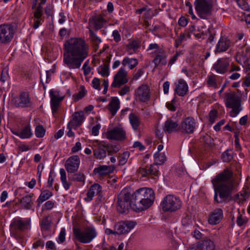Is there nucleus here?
<instances>
[{
  "label": "nucleus",
  "instance_id": "nucleus-54",
  "mask_svg": "<svg viewBox=\"0 0 250 250\" xmlns=\"http://www.w3.org/2000/svg\"><path fill=\"white\" fill-rule=\"evenodd\" d=\"M167 108L172 111H175L176 109V101L175 98H173L169 103H167Z\"/></svg>",
  "mask_w": 250,
  "mask_h": 250
},
{
  "label": "nucleus",
  "instance_id": "nucleus-35",
  "mask_svg": "<svg viewBox=\"0 0 250 250\" xmlns=\"http://www.w3.org/2000/svg\"><path fill=\"white\" fill-rule=\"evenodd\" d=\"M122 64L124 66H128V68L132 70L138 65V61L137 59L126 57L123 60Z\"/></svg>",
  "mask_w": 250,
  "mask_h": 250
},
{
  "label": "nucleus",
  "instance_id": "nucleus-48",
  "mask_svg": "<svg viewBox=\"0 0 250 250\" xmlns=\"http://www.w3.org/2000/svg\"><path fill=\"white\" fill-rule=\"evenodd\" d=\"M89 35L90 38L94 45L98 46L101 42V40L91 29H89Z\"/></svg>",
  "mask_w": 250,
  "mask_h": 250
},
{
  "label": "nucleus",
  "instance_id": "nucleus-33",
  "mask_svg": "<svg viewBox=\"0 0 250 250\" xmlns=\"http://www.w3.org/2000/svg\"><path fill=\"white\" fill-rule=\"evenodd\" d=\"M153 62L156 67L160 64L166 65L167 64L166 56L164 51L159 50Z\"/></svg>",
  "mask_w": 250,
  "mask_h": 250
},
{
  "label": "nucleus",
  "instance_id": "nucleus-59",
  "mask_svg": "<svg viewBox=\"0 0 250 250\" xmlns=\"http://www.w3.org/2000/svg\"><path fill=\"white\" fill-rule=\"evenodd\" d=\"M112 36L116 42H118L121 40V35L117 30H115L113 31Z\"/></svg>",
  "mask_w": 250,
  "mask_h": 250
},
{
  "label": "nucleus",
  "instance_id": "nucleus-58",
  "mask_svg": "<svg viewBox=\"0 0 250 250\" xmlns=\"http://www.w3.org/2000/svg\"><path fill=\"white\" fill-rule=\"evenodd\" d=\"M100 81L97 78H94L92 81V85L93 88L98 90H100Z\"/></svg>",
  "mask_w": 250,
  "mask_h": 250
},
{
  "label": "nucleus",
  "instance_id": "nucleus-53",
  "mask_svg": "<svg viewBox=\"0 0 250 250\" xmlns=\"http://www.w3.org/2000/svg\"><path fill=\"white\" fill-rule=\"evenodd\" d=\"M217 116V112L215 110H211L210 111L208 115L209 122L212 124L216 120Z\"/></svg>",
  "mask_w": 250,
  "mask_h": 250
},
{
  "label": "nucleus",
  "instance_id": "nucleus-57",
  "mask_svg": "<svg viewBox=\"0 0 250 250\" xmlns=\"http://www.w3.org/2000/svg\"><path fill=\"white\" fill-rule=\"evenodd\" d=\"M130 91V86L128 85H125L119 91V93L121 96H124L129 93Z\"/></svg>",
  "mask_w": 250,
  "mask_h": 250
},
{
  "label": "nucleus",
  "instance_id": "nucleus-41",
  "mask_svg": "<svg viewBox=\"0 0 250 250\" xmlns=\"http://www.w3.org/2000/svg\"><path fill=\"white\" fill-rule=\"evenodd\" d=\"M51 219L50 216L43 217L41 223V229L46 231L49 229L51 227Z\"/></svg>",
  "mask_w": 250,
  "mask_h": 250
},
{
  "label": "nucleus",
  "instance_id": "nucleus-30",
  "mask_svg": "<svg viewBox=\"0 0 250 250\" xmlns=\"http://www.w3.org/2000/svg\"><path fill=\"white\" fill-rule=\"evenodd\" d=\"M29 223L27 221H23L20 218L14 219L11 224L12 227L15 229L20 231H23L27 229Z\"/></svg>",
  "mask_w": 250,
  "mask_h": 250
},
{
  "label": "nucleus",
  "instance_id": "nucleus-9",
  "mask_svg": "<svg viewBox=\"0 0 250 250\" xmlns=\"http://www.w3.org/2000/svg\"><path fill=\"white\" fill-rule=\"evenodd\" d=\"M93 152L94 157L97 159H104L106 156L107 153L108 155L116 153L118 148L112 150L109 146L104 142L96 141L93 145Z\"/></svg>",
  "mask_w": 250,
  "mask_h": 250
},
{
  "label": "nucleus",
  "instance_id": "nucleus-22",
  "mask_svg": "<svg viewBox=\"0 0 250 250\" xmlns=\"http://www.w3.org/2000/svg\"><path fill=\"white\" fill-rule=\"evenodd\" d=\"M223 218V210L221 208H216L210 213L208 219V222L210 225H216L221 222Z\"/></svg>",
  "mask_w": 250,
  "mask_h": 250
},
{
  "label": "nucleus",
  "instance_id": "nucleus-38",
  "mask_svg": "<svg viewBox=\"0 0 250 250\" xmlns=\"http://www.w3.org/2000/svg\"><path fill=\"white\" fill-rule=\"evenodd\" d=\"M20 138L21 139L30 138L33 135L29 125L23 127L20 131Z\"/></svg>",
  "mask_w": 250,
  "mask_h": 250
},
{
  "label": "nucleus",
  "instance_id": "nucleus-26",
  "mask_svg": "<svg viewBox=\"0 0 250 250\" xmlns=\"http://www.w3.org/2000/svg\"><path fill=\"white\" fill-rule=\"evenodd\" d=\"M230 42L229 40L225 37H221L216 44L215 49V53L226 51L230 46Z\"/></svg>",
  "mask_w": 250,
  "mask_h": 250
},
{
  "label": "nucleus",
  "instance_id": "nucleus-27",
  "mask_svg": "<svg viewBox=\"0 0 250 250\" xmlns=\"http://www.w3.org/2000/svg\"><path fill=\"white\" fill-rule=\"evenodd\" d=\"M33 194L26 195L20 199L21 207L25 209H31L34 206V200L32 199Z\"/></svg>",
  "mask_w": 250,
  "mask_h": 250
},
{
  "label": "nucleus",
  "instance_id": "nucleus-13",
  "mask_svg": "<svg viewBox=\"0 0 250 250\" xmlns=\"http://www.w3.org/2000/svg\"><path fill=\"white\" fill-rule=\"evenodd\" d=\"M105 136L109 140L124 141L126 139V132L124 128L120 126L108 130Z\"/></svg>",
  "mask_w": 250,
  "mask_h": 250
},
{
  "label": "nucleus",
  "instance_id": "nucleus-43",
  "mask_svg": "<svg viewBox=\"0 0 250 250\" xmlns=\"http://www.w3.org/2000/svg\"><path fill=\"white\" fill-rule=\"evenodd\" d=\"M207 83L209 87L217 88V76L214 74L208 76L207 78Z\"/></svg>",
  "mask_w": 250,
  "mask_h": 250
},
{
  "label": "nucleus",
  "instance_id": "nucleus-7",
  "mask_svg": "<svg viewBox=\"0 0 250 250\" xmlns=\"http://www.w3.org/2000/svg\"><path fill=\"white\" fill-rule=\"evenodd\" d=\"M240 97L235 92L226 93V106L231 109L229 115L231 117H236L242 110Z\"/></svg>",
  "mask_w": 250,
  "mask_h": 250
},
{
  "label": "nucleus",
  "instance_id": "nucleus-11",
  "mask_svg": "<svg viewBox=\"0 0 250 250\" xmlns=\"http://www.w3.org/2000/svg\"><path fill=\"white\" fill-rule=\"evenodd\" d=\"M15 33L14 27L11 24L0 25V45H6L10 43Z\"/></svg>",
  "mask_w": 250,
  "mask_h": 250
},
{
  "label": "nucleus",
  "instance_id": "nucleus-8",
  "mask_svg": "<svg viewBox=\"0 0 250 250\" xmlns=\"http://www.w3.org/2000/svg\"><path fill=\"white\" fill-rule=\"evenodd\" d=\"M161 206L164 212H172L178 210L181 208L182 201L178 197L168 194L164 198Z\"/></svg>",
  "mask_w": 250,
  "mask_h": 250
},
{
  "label": "nucleus",
  "instance_id": "nucleus-28",
  "mask_svg": "<svg viewBox=\"0 0 250 250\" xmlns=\"http://www.w3.org/2000/svg\"><path fill=\"white\" fill-rule=\"evenodd\" d=\"M178 130H179V126L177 122L171 120H167L165 122L164 131L171 133Z\"/></svg>",
  "mask_w": 250,
  "mask_h": 250
},
{
  "label": "nucleus",
  "instance_id": "nucleus-40",
  "mask_svg": "<svg viewBox=\"0 0 250 250\" xmlns=\"http://www.w3.org/2000/svg\"><path fill=\"white\" fill-rule=\"evenodd\" d=\"M69 180L82 182L83 185L85 181V176L83 173L79 172L68 177Z\"/></svg>",
  "mask_w": 250,
  "mask_h": 250
},
{
  "label": "nucleus",
  "instance_id": "nucleus-39",
  "mask_svg": "<svg viewBox=\"0 0 250 250\" xmlns=\"http://www.w3.org/2000/svg\"><path fill=\"white\" fill-rule=\"evenodd\" d=\"M52 193L48 190H44L42 191L37 200V202L38 203V205H40L41 204L48 199L51 196H52Z\"/></svg>",
  "mask_w": 250,
  "mask_h": 250
},
{
  "label": "nucleus",
  "instance_id": "nucleus-15",
  "mask_svg": "<svg viewBox=\"0 0 250 250\" xmlns=\"http://www.w3.org/2000/svg\"><path fill=\"white\" fill-rule=\"evenodd\" d=\"M12 103L17 107H27L30 106L31 102L29 95L27 92H21L19 96L14 98Z\"/></svg>",
  "mask_w": 250,
  "mask_h": 250
},
{
  "label": "nucleus",
  "instance_id": "nucleus-5",
  "mask_svg": "<svg viewBox=\"0 0 250 250\" xmlns=\"http://www.w3.org/2000/svg\"><path fill=\"white\" fill-rule=\"evenodd\" d=\"M132 194L127 188H124L118 195L117 210L120 213H126L130 208L133 209Z\"/></svg>",
  "mask_w": 250,
  "mask_h": 250
},
{
  "label": "nucleus",
  "instance_id": "nucleus-34",
  "mask_svg": "<svg viewBox=\"0 0 250 250\" xmlns=\"http://www.w3.org/2000/svg\"><path fill=\"white\" fill-rule=\"evenodd\" d=\"M128 118L132 128L135 131L138 130L141 125V121L139 117L134 113H131L129 114Z\"/></svg>",
  "mask_w": 250,
  "mask_h": 250
},
{
  "label": "nucleus",
  "instance_id": "nucleus-1",
  "mask_svg": "<svg viewBox=\"0 0 250 250\" xmlns=\"http://www.w3.org/2000/svg\"><path fill=\"white\" fill-rule=\"evenodd\" d=\"M89 47L80 38H72L64 44L63 62L70 69H79L88 55Z\"/></svg>",
  "mask_w": 250,
  "mask_h": 250
},
{
  "label": "nucleus",
  "instance_id": "nucleus-47",
  "mask_svg": "<svg viewBox=\"0 0 250 250\" xmlns=\"http://www.w3.org/2000/svg\"><path fill=\"white\" fill-rule=\"evenodd\" d=\"M51 99L63 100L64 96L60 94L58 90H51L49 92Z\"/></svg>",
  "mask_w": 250,
  "mask_h": 250
},
{
  "label": "nucleus",
  "instance_id": "nucleus-61",
  "mask_svg": "<svg viewBox=\"0 0 250 250\" xmlns=\"http://www.w3.org/2000/svg\"><path fill=\"white\" fill-rule=\"evenodd\" d=\"M98 72L103 76H107L108 75V69L106 66L104 65L100 67Z\"/></svg>",
  "mask_w": 250,
  "mask_h": 250
},
{
  "label": "nucleus",
  "instance_id": "nucleus-36",
  "mask_svg": "<svg viewBox=\"0 0 250 250\" xmlns=\"http://www.w3.org/2000/svg\"><path fill=\"white\" fill-rule=\"evenodd\" d=\"M140 47V42L135 40L132 41L127 45V51L129 54L136 53Z\"/></svg>",
  "mask_w": 250,
  "mask_h": 250
},
{
  "label": "nucleus",
  "instance_id": "nucleus-56",
  "mask_svg": "<svg viewBox=\"0 0 250 250\" xmlns=\"http://www.w3.org/2000/svg\"><path fill=\"white\" fill-rule=\"evenodd\" d=\"M191 38L190 34H189L188 32H184L180 34V36L176 39L179 42H182L186 40V38Z\"/></svg>",
  "mask_w": 250,
  "mask_h": 250
},
{
  "label": "nucleus",
  "instance_id": "nucleus-21",
  "mask_svg": "<svg viewBox=\"0 0 250 250\" xmlns=\"http://www.w3.org/2000/svg\"><path fill=\"white\" fill-rule=\"evenodd\" d=\"M229 65V60L224 58L219 59L213 66V68L216 72L220 74L225 73Z\"/></svg>",
  "mask_w": 250,
  "mask_h": 250
},
{
  "label": "nucleus",
  "instance_id": "nucleus-17",
  "mask_svg": "<svg viewBox=\"0 0 250 250\" xmlns=\"http://www.w3.org/2000/svg\"><path fill=\"white\" fill-rule=\"evenodd\" d=\"M135 95L137 100L141 102L148 101L150 98V89L148 85L142 84L135 90Z\"/></svg>",
  "mask_w": 250,
  "mask_h": 250
},
{
  "label": "nucleus",
  "instance_id": "nucleus-46",
  "mask_svg": "<svg viewBox=\"0 0 250 250\" xmlns=\"http://www.w3.org/2000/svg\"><path fill=\"white\" fill-rule=\"evenodd\" d=\"M248 222V219L246 217L243 216L239 212V215L237 217L236 224L239 227H241L246 225Z\"/></svg>",
  "mask_w": 250,
  "mask_h": 250
},
{
  "label": "nucleus",
  "instance_id": "nucleus-20",
  "mask_svg": "<svg viewBox=\"0 0 250 250\" xmlns=\"http://www.w3.org/2000/svg\"><path fill=\"white\" fill-rule=\"evenodd\" d=\"M188 85L183 79H180L174 83V91L178 96L183 97L188 91Z\"/></svg>",
  "mask_w": 250,
  "mask_h": 250
},
{
  "label": "nucleus",
  "instance_id": "nucleus-23",
  "mask_svg": "<svg viewBox=\"0 0 250 250\" xmlns=\"http://www.w3.org/2000/svg\"><path fill=\"white\" fill-rule=\"evenodd\" d=\"M72 120L68 124V127L73 128L81 125L84 120V113L83 111L76 112L72 116Z\"/></svg>",
  "mask_w": 250,
  "mask_h": 250
},
{
  "label": "nucleus",
  "instance_id": "nucleus-3",
  "mask_svg": "<svg viewBox=\"0 0 250 250\" xmlns=\"http://www.w3.org/2000/svg\"><path fill=\"white\" fill-rule=\"evenodd\" d=\"M132 194L133 209L136 211L148 208L153 204L155 199L154 191L149 188H141Z\"/></svg>",
  "mask_w": 250,
  "mask_h": 250
},
{
  "label": "nucleus",
  "instance_id": "nucleus-62",
  "mask_svg": "<svg viewBox=\"0 0 250 250\" xmlns=\"http://www.w3.org/2000/svg\"><path fill=\"white\" fill-rule=\"evenodd\" d=\"M44 245V241L42 239H39L36 242L33 243V247L35 249H37L39 247L43 248Z\"/></svg>",
  "mask_w": 250,
  "mask_h": 250
},
{
  "label": "nucleus",
  "instance_id": "nucleus-52",
  "mask_svg": "<svg viewBox=\"0 0 250 250\" xmlns=\"http://www.w3.org/2000/svg\"><path fill=\"white\" fill-rule=\"evenodd\" d=\"M239 6L245 11L249 10V5L245 0H235Z\"/></svg>",
  "mask_w": 250,
  "mask_h": 250
},
{
  "label": "nucleus",
  "instance_id": "nucleus-6",
  "mask_svg": "<svg viewBox=\"0 0 250 250\" xmlns=\"http://www.w3.org/2000/svg\"><path fill=\"white\" fill-rule=\"evenodd\" d=\"M155 164L151 165L149 167H140L138 172L143 177L149 175L155 176L158 175V167L157 165L163 164L166 161L167 157L165 153L157 152L154 154Z\"/></svg>",
  "mask_w": 250,
  "mask_h": 250
},
{
  "label": "nucleus",
  "instance_id": "nucleus-45",
  "mask_svg": "<svg viewBox=\"0 0 250 250\" xmlns=\"http://www.w3.org/2000/svg\"><path fill=\"white\" fill-rule=\"evenodd\" d=\"M236 59L237 61L242 65L249 62L248 57L247 56L246 54L243 53L237 54Z\"/></svg>",
  "mask_w": 250,
  "mask_h": 250
},
{
  "label": "nucleus",
  "instance_id": "nucleus-50",
  "mask_svg": "<svg viewBox=\"0 0 250 250\" xmlns=\"http://www.w3.org/2000/svg\"><path fill=\"white\" fill-rule=\"evenodd\" d=\"M222 157L223 162H229L232 159L233 156L231 151L228 149L222 154Z\"/></svg>",
  "mask_w": 250,
  "mask_h": 250
},
{
  "label": "nucleus",
  "instance_id": "nucleus-4",
  "mask_svg": "<svg viewBox=\"0 0 250 250\" xmlns=\"http://www.w3.org/2000/svg\"><path fill=\"white\" fill-rule=\"evenodd\" d=\"M97 235L95 229L92 227H88L83 230L76 227L73 228L74 240L82 243L87 244L91 242Z\"/></svg>",
  "mask_w": 250,
  "mask_h": 250
},
{
  "label": "nucleus",
  "instance_id": "nucleus-25",
  "mask_svg": "<svg viewBox=\"0 0 250 250\" xmlns=\"http://www.w3.org/2000/svg\"><path fill=\"white\" fill-rule=\"evenodd\" d=\"M102 191V188L98 184L91 186L86 193V197L84 199L86 202L91 201L95 194H100Z\"/></svg>",
  "mask_w": 250,
  "mask_h": 250
},
{
  "label": "nucleus",
  "instance_id": "nucleus-32",
  "mask_svg": "<svg viewBox=\"0 0 250 250\" xmlns=\"http://www.w3.org/2000/svg\"><path fill=\"white\" fill-rule=\"evenodd\" d=\"M108 106L112 115L114 116L120 108V101L118 98L116 97H112Z\"/></svg>",
  "mask_w": 250,
  "mask_h": 250
},
{
  "label": "nucleus",
  "instance_id": "nucleus-24",
  "mask_svg": "<svg viewBox=\"0 0 250 250\" xmlns=\"http://www.w3.org/2000/svg\"><path fill=\"white\" fill-rule=\"evenodd\" d=\"M106 22V20L104 19L101 15H99L89 19V25L90 26H93L96 29H100L104 27Z\"/></svg>",
  "mask_w": 250,
  "mask_h": 250
},
{
  "label": "nucleus",
  "instance_id": "nucleus-49",
  "mask_svg": "<svg viewBox=\"0 0 250 250\" xmlns=\"http://www.w3.org/2000/svg\"><path fill=\"white\" fill-rule=\"evenodd\" d=\"M130 156V153L128 151H125L120 156L119 158V164L120 165H125L129 157Z\"/></svg>",
  "mask_w": 250,
  "mask_h": 250
},
{
  "label": "nucleus",
  "instance_id": "nucleus-55",
  "mask_svg": "<svg viewBox=\"0 0 250 250\" xmlns=\"http://www.w3.org/2000/svg\"><path fill=\"white\" fill-rule=\"evenodd\" d=\"M65 229L62 228L60 231L58 236V242L60 243H63L65 240Z\"/></svg>",
  "mask_w": 250,
  "mask_h": 250
},
{
  "label": "nucleus",
  "instance_id": "nucleus-19",
  "mask_svg": "<svg viewBox=\"0 0 250 250\" xmlns=\"http://www.w3.org/2000/svg\"><path fill=\"white\" fill-rule=\"evenodd\" d=\"M196 122L194 118L188 117L185 118L179 126V130L182 132L192 133L195 128Z\"/></svg>",
  "mask_w": 250,
  "mask_h": 250
},
{
  "label": "nucleus",
  "instance_id": "nucleus-63",
  "mask_svg": "<svg viewBox=\"0 0 250 250\" xmlns=\"http://www.w3.org/2000/svg\"><path fill=\"white\" fill-rule=\"evenodd\" d=\"M83 73L84 75H88L91 71V68L88 65V63L87 62H85L83 66Z\"/></svg>",
  "mask_w": 250,
  "mask_h": 250
},
{
  "label": "nucleus",
  "instance_id": "nucleus-10",
  "mask_svg": "<svg viewBox=\"0 0 250 250\" xmlns=\"http://www.w3.org/2000/svg\"><path fill=\"white\" fill-rule=\"evenodd\" d=\"M212 3L210 0H196L195 9L202 19H208L211 16Z\"/></svg>",
  "mask_w": 250,
  "mask_h": 250
},
{
  "label": "nucleus",
  "instance_id": "nucleus-42",
  "mask_svg": "<svg viewBox=\"0 0 250 250\" xmlns=\"http://www.w3.org/2000/svg\"><path fill=\"white\" fill-rule=\"evenodd\" d=\"M87 92V91L85 89V87L83 85H81L80 86V90L77 93H75L73 95V98L74 101L75 102H77L79 100L82 99L83 97L85 96Z\"/></svg>",
  "mask_w": 250,
  "mask_h": 250
},
{
  "label": "nucleus",
  "instance_id": "nucleus-31",
  "mask_svg": "<svg viewBox=\"0 0 250 250\" xmlns=\"http://www.w3.org/2000/svg\"><path fill=\"white\" fill-rule=\"evenodd\" d=\"M114 167L113 166H101L98 167L94 169V172L98 174L100 176L106 175L111 173L114 170Z\"/></svg>",
  "mask_w": 250,
  "mask_h": 250
},
{
  "label": "nucleus",
  "instance_id": "nucleus-14",
  "mask_svg": "<svg viewBox=\"0 0 250 250\" xmlns=\"http://www.w3.org/2000/svg\"><path fill=\"white\" fill-rule=\"evenodd\" d=\"M136 225V222L133 221H120L115 224L114 228L118 235L125 234L133 229Z\"/></svg>",
  "mask_w": 250,
  "mask_h": 250
},
{
  "label": "nucleus",
  "instance_id": "nucleus-18",
  "mask_svg": "<svg viewBox=\"0 0 250 250\" xmlns=\"http://www.w3.org/2000/svg\"><path fill=\"white\" fill-rule=\"evenodd\" d=\"M80 164L79 157L78 155H73L66 161L64 166L68 173H73L78 170Z\"/></svg>",
  "mask_w": 250,
  "mask_h": 250
},
{
  "label": "nucleus",
  "instance_id": "nucleus-60",
  "mask_svg": "<svg viewBox=\"0 0 250 250\" xmlns=\"http://www.w3.org/2000/svg\"><path fill=\"white\" fill-rule=\"evenodd\" d=\"M144 71L143 69H140L138 70V71L134 73L132 76V81H135L138 80L140 77L142 76L144 74Z\"/></svg>",
  "mask_w": 250,
  "mask_h": 250
},
{
  "label": "nucleus",
  "instance_id": "nucleus-37",
  "mask_svg": "<svg viewBox=\"0 0 250 250\" xmlns=\"http://www.w3.org/2000/svg\"><path fill=\"white\" fill-rule=\"evenodd\" d=\"M60 173L61 175V180L63 187L65 190H67L69 189L71 183L67 181L66 172L63 168L60 169Z\"/></svg>",
  "mask_w": 250,
  "mask_h": 250
},
{
  "label": "nucleus",
  "instance_id": "nucleus-44",
  "mask_svg": "<svg viewBox=\"0 0 250 250\" xmlns=\"http://www.w3.org/2000/svg\"><path fill=\"white\" fill-rule=\"evenodd\" d=\"M62 100L51 99V107L53 114L54 115L58 111V108Z\"/></svg>",
  "mask_w": 250,
  "mask_h": 250
},
{
  "label": "nucleus",
  "instance_id": "nucleus-2",
  "mask_svg": "<svg viewBox=\"0 0 250 250\" xmlns=\"http://www.w3.org/2000/svg\"><path fill=\"white\" fill-rule=\"evenodd\" d=\"M232 175V171L226 169L211 180L215 190L214 199L217 203L227 202L231 197L234 190Z\"/></svg>",
  "mask_w": 250,
  "mask_h": 250
},
{
  "label": "nucleus",
  "instance_id": "nucleus-64",
  "mask_svg": "<svg viewBox=\"0 0 250 250\" xmlns=\"http://www.w3.org/2000/svg\"><path fill=\"white\" fill-rule=\"evenodd\" d=\"M54 206V202L52 201H47L44 205V208L46 210L51 209Z\"/></svg>",
  "mask_w": 250,
  "mask_h": 250
},
{
  "label": "nucleus",
  "instance_id": "nucleus-51",
  "mask_svg": "<svg viewBox=\"0 0 250 250\" xmlns=\"http://www.w3.org/2000/svg\"><path fill=\"white\" fill-rule=\"evenodd\" d=\"M45 130L43 127L41 125L37 126L35 128V135L38 138L43 137Z\"/></svg>",
  "mask_w": 250,
  "mask_h": 250
},
{
  "label": "nucleus",
  "instance_id": "nucleus-16",
  "mask_svg": "<svg viewBox=\"0 0 250 250\" xmlns=\"http://www.w3.org/2000/svg\"><path fill=\"white\" fill-rule=\"evenodd\" d=\"M189 250H217V249L213 241L206 238L195 245H191Z\"/></svg>",
  "mask_w": 250,
  "mask_h": 250
},
{
  "label": "nucleus",
  "instance_id": "nucleus-29",
  "mask_svg": "<svg viewBox=\"0 0 250 250\" xmlns=\"http://www.w3.org/2000/svg\"><path fill=\"white\" fill-rule=\"evenodd\" d=\"M249 198L248 194H245L243 191H240L233 196L231 195L230 200L233 201L239 205H243Z\"/></svg>",
  "mask_w": 250,
  "mask_h": 250
},
{
  "label": "nucleus",
  "instance_id": "nucleus-12",
  "mask_svg": "<svg viewBox=\"0 0 250 250\" xmlns=\"http://www.w3.org/2000/svg\"><path fill=\"white\" fill-rule=\"evenodd\" d=\"M128 81L127 71L124 67H121L114 76L111 86L114 88H119L126 84Z\"/></svg>",
  "mask_w": 250,
  "mask_h": 250
}]
</instances>
